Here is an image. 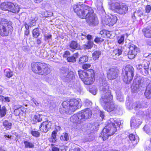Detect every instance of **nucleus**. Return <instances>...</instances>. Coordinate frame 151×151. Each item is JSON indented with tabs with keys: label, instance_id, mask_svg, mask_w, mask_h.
<instances>
[{
	"label": "nucleus",
	"instance_id": "obj_1",
	"mask_svg": "<svg viewBox=\"0 0 151 151\" xmlns=\"http://www.w3.org/2000/svg\"><path fill=\"white\" fill-rule=\"evenodd\" d=\"M100 87L101 94V101L104 109L109 112H110L116 109L117 106L111 101L112 96L109 90V87L105 81H103Z\"/></svg>",
	"mask_w": 151,
	"mask_h": 151
},
{
	"label": "nucleus",
	"instance_id": "obj_2",
	"mask_svg": "<svg viewBox=\"0 0 151 151\" xmlns=\"http://www.w3.org/2000/svg\"><path fill=\"white\" fill-rule=\"evenodd\" d=\"M81 100L80 99H67L62 103L63 107L60 109L61 114H70L78 109L79 106H81Z\"/></svg>",
	"mask_w": 151,
	"mask_h": 151
},
{
	"label": "nucleus",
	"instance_id": "obj_3",
	"mask_svg": "<svg viewBox=\"0 0 151 151\" xmlns=\"http://www.w3.org/2000/svg\"><path fill=\"white\" fill-rule=\"evenodd\" d=\"M92 115L91 111L88 109L81 111L70 117V121L75 123H80L90 118Z\"/></svg>",
	"mask_w": 151,
	"mask_h": 151
},
{
	"label": "nucleus",
	"instance_id": "obj_4",
	"mask_svg": "<svg viewBox=\"0 0 151 151\" xmlns=\"http://www.w3.org/2000/svg\"><path fill=\"white\" fill-rule=\"evenodd\" d=\"M142 85H145V83H149L146 87L145 93V95L147 99L151 98V81L147 78H143L140 80V83L139 84H136L135 86L133 85L132 86V90L134 91L137 92L140 90H142L141 83Z\"/></svg>",
	"mask_w": 151,
	"mask_h": 151
},
{
	"label": "nucleus",
	"instance_id": "obj_5",
	"mask_svg": "<svg viewBox=\"0 0 151 151\" xmlns=\"http://www.w3.org/2000/svg\"><path fill=\"white\" fill-rule=\"evenodd\" d=\"M78 74L80 78L85 84H92L95 80V75L93 70L86 72L81 70L78 71Z\"/></svg>",
	"mask_w": 151,
	"mask_h": 151
},
{
	"label": "nucleus",
	"instance_id": "obj_6",
	"mask_svg": "<svg viewBox=\"0 0 151 151\" xmlns=\"http://www.w3.org/2000/svg\"><path fill=\"white\" fill-rule=\"evenodd\" d=\"M134 69L133 67L129 65H127L122 71V79L126 83H129L132 80L134 76Z\"/></svg>",
	"mask_w": 151,
	"mask_h": 151
},
{
	"label": "nucleus",
	"instance_id": "obj_7",
	"mask_svg": "<svg viewBox=\"0 0 151 151\" xmlns=\"http://www.w3.org/2000/svg\"><path fill=\"white\" fill-rule=\"evenodd\" d=\"M122 121L119 120H114L111 119L108 122V124L104 129V131L109 132V135L114 134L116 131V125L119 126L122 124Z\"/></svg>",
	"mask_w": 151,
	"mask_h": 151
},
{
	"label": "nucleus",
	"instance_id": "obj_8",
	"mask_svg": "<svg viewBox=\"0 0 151 151\" xmlns=\"http://www.w3.org/2000/svg\"><path fill=\"white\" fill-rule=\"evenodd\" d=\"M88 12L85 14V17L86 22L88 24L91 26H95L98 24L99 22L98 19L93 13L92 9L90 8L88 10Z\"/></svg>",
	"mask_w": 151,
	"mask_h": 151
},
{
	"label": "nucleus",
	"instance_id": "obj_9",
	"mask_svg": "<svg viewBox=\"0 0 151 151\" xmlns=\"http://www.w3.org/2000/svg\"><path fill=\"white\" fill-rule=\"evenodd\" d=\"M12 27L7 20L1 19L0 21V35L2 36L8 35L9 32V29Z\"/></svg>",
	"mask_w": 151,
	"mask_h": 151
},
{
	"label": "nucleus",
	"instance_id": "obj_10",
	"mask_svg": "<svg viewBox=\"0 0 151 151\" xmlns=\"http://www.w3.org/2000/svg\"><path fill=\"white\" fill-rule=\"evenodd\" d=\"M60 77L61 79L65 82L71 81L74 77V73L67 68H62L60 70Z\"/></svg>",
	"mask_w": 151,
	"mask_h": 151
},
{
	"label": "nucleus",
	"instance_id": "obj_11",
	"mask_svg": "<svg viewBox=\"0 0 151 151\" xmlns=\"http://www.w3.org/2000/svg\"><path fill=\"white\" fill-rule=\"evenodd\" d=\"M90 7L89 6L82 4L75 5L73 6L74 12L78 16L81 18H83L85 16V14L88 12V9Z\"/></svg>",
	"mask_w": 151,
	"mask_h": 151
},
{
	"label": "nucleus",
	"instance_id": "obj_12",
	"mask_svg": "<svg viewBox=\"0 0 151 151\" xmlns=\"http://www.w3.org/2000/svg\"><path fill=\"white\" fill-rule=\"evenodd\" d=\"M111 9L115 10L117 13L121 14H126L128 10L127 6L124 4L118 3L112 4L111 5Z\"/></svg>",
	"mask_w": 151,
	"mask_h": 151
},
{
	"label": "nucleus",
	"instance_id": "obj_13",
	"mask_svg": "<svg viewBox=\"0 0 151 151\" xmlns=\"http://www.w3.org/2000/svg\"><path fill=\"white\" fill-rule=\"evenodd\" d=\"M117 19V17L115 15H111L102 20L103 24L108 25L109 26H113L116 23Z\"/></svg>",
	"mask_w": 151,
	"mask_h": 151
},
{
	"label": "nucleus",
	"instance_id": "obj_14",
	"mask_svg": "<svg viewBox=\"0 0 151 151\" xmlns=\"http://www.w3.org/2000/svg\"><path fill=\"white\" fill-rule=\"evenodd\" d=\"M118 70L115 68L109 69L107 73V77L110 80L115 79L118 76Z\"/></svg>",
	"mask_w": 151,
	"mask_h": 151
},
{
	"label": "nucleus",
	"instance_id": "obj_15",
	"mask_svg": "<svg viewBox=\"0 0 151 151\" xmlns=\"http://www.w3.org/2000/svg\"><path fill=\"white\" fill-rule=\"evenodd\" d=\"M129 50L128 52V56L130 59H133L134 58L137 53L138 49L134 45H130Z\"/></svg>",
	"mask_w": 151,
	"mask_h": 151
},
{
	"label": "nucleus",
	"instance_id": "obj_16",
	"mask_svg": "<svg viewBox=\"0 0 151 151\" xmlns=\"http://www.w3.org/2000/svg\"><path fill=\"white\" fill-rule=\"evenodd\" d=\"M52 125L50 121H47L43 122L40 126V130L43 132H46L51 128Z\"/></svg>",
	"mask_w": 151,
	"mask_h": 151
},
{
	"label": "nucleus",
	"instance_id": "obj_17",
	"mask_svg": "<svg viewBox=\"0 0 151 151\" xmlns=\"http://www.w3.org/2000/svg\"><path fill=\"white\" fill-rule=\"evenodd\" d=\"M43 63H34L32 65V70L35 73L40 74Z\"/></svg>",
	"mask_w": 151,
	"mask_h": 151
},
{
	"label": "nucleus",
	"instance_id": "obj_18",
	"mask_svg": "<svg viewBox=\"0 0 151 151\" xmlns=\"http://www.w3.org/2000/svg\"><path fill=\"white\" fill-rule=\"evenodd\" d=\"M144 103L142 102H136L134 103H130L128 106V108L129 109H135L137 110L139 109L143 108V104Z\"/></svg>",
	"mask_w": 151,
	"mask_h": 151
},
{
	"label": "nucleus",
	"instance_id": "obj_19",
	"mask_svg": "<svg viewBox=\"0 0 151 151\" xmlns=\"http://www.w3.org/2000/svg\"><path fill=\"white\" fill-rule=\"evenodd\" d=\"M50 70L48 65L43 63L40 75H46L50 73Z\"/></svg>",
	"mask_w": 151,
	"mask_h": 151
},
{
	"label": "nucleus",
	"instance_id": "obj_20",
	"mask_svg": "<svg viewBox=\"0 0 151 151\" xmlns=\"http://www.w3.org/2000/svg\"><path fill=\"white\" fill-rule=\"evenodd\" d=\"M9 11L12 13H17L19 11L20 8L19 6L16 4H14L12 3H11Z\"/></svg>",
	"mask_w": 151,
	"mask_h": 151
},
{
	"label": "nucleus",
	"instance_id": "obj_21",
	"mask_svg": "<svg viewBox=\"0 0 151 151\" xmlns=\"http://www.w3.org/2000/svg\"><path fill=\"white\" fill-rule=\"evenodd\" d=\"M122 50L121 48L116 49L113 51L111 55L114 59H116L118 57L122 54Z\"/></svg>",
	"mask_w": 151,
	"mask_h": 151
},
{
	"label": "nucleus",
	"instance_id": "obj_22",
	"mask_svg": "<svg viewBox=\"0 0 151 151\" xmlns=\"http://www.w3.org/2000/svg\"><path fill=\"white\" fill-rule=\"evenodd\" d=\"M145 36L147 38H151V28L148 27L142 30Z\"/></svg>",
	"mask_w": 151,
	"mask_h": 151
},
{
	"label": "nucleus",
	"instance_id": "obj_23",
	"mask_svg": "<svg viewBox=\"0 0 151 151\" xmlns=\"http://www.w3.org/2000/svg\"><path fill=\"white\" fill-rule=\"evenodd\" d=\"M11 2H4L1 4V9L4 10L9 11V9L10 5Z\"/></svg>",
	"mask_w": 151,
	"mask_h": 151
},
{
	"label": "nucleus",
	"instance_id": "obj_24",
	"mask_svg": "<svg viewBox=\"0 0 151 151\" xmlns=\"http://www.w3.org/2000/svg\"><path fill=\"white\" fill-rule=\"evenodd\" d=\"M70 47L71 50H78L80 48L79 45L76 42L74 41H72L71 42L70 45Z\"/></svg>",
	"mask_w": 151,
	"mask_h": 151
},
{
	"label": "nucleus",
	"instance_id": "obj_25",
	"mask_svg": "<svg viewBox=\"0 0 151 151\" xmlns=\"http://www.w3.org/2000/svg\"><path fill=\"white\" fill-rule=\"evenodd\" d=\"M93 42L91 41H88L87 43L83 45L82 48L85 50L91 49L93 47Z\"/></svg>",
	"mask_w": 151,
	"mask_h": 151
},
{
	"label": "nucleus",
	"instance_id": "obj_26",
	"mask_svg": "<svg viewBox=\"0 0 151 151\" xmlns=\"http://www.w3.org/2000/svg\"><path fill=\"white\" fill-rule=\"evenodd\" d=\"M78 53H76L73 54L72 56L68 57L67 60L68 62H76V58L78 57Z\"/></svg>",
	"mask_w": 151,
	"mask_h": 151
},
{
	"label": "nucleus",
	"instance_id": "obj_27",
	"mask_svg": "<svg viewBox=\"0 0 151 151\" xmlns=\"http://www.w3.org/2000/svg\"><path fill=\"white\" fill-rule=\"evenodd\" d=\"M3 125L6 130H9L11 128L12 124L7 120L4 121L3 122Z\"/></svg>",
	"mask_w": 151,
	"mask_h": 151
},
{
	"label": "nucleus",
	"instance_id": "obj_28",
	"mask_svg": "<svg viewBox=\"0 0 151 151\" xmlns=\"http://www.w3.org/2000/svg\"><path fill=\"white\" fill-rule=\"evenodd\" d=\"M101 54V52L100 51H95L92 54L93 59L94 60H96L99 58Z\"/></svg>",
	"mask_w": 151,
	"mask_h": 151
},
{
	"label": "nucleus",
	"instance_id": "obj_29",
	"mask_svg": "<svg viewBox=\"0 0 151 151\" xmlns=\"http://www.w3.org/2000/svg\"><path fill=\"white\" fill-rule=\"evenodd\" d=\"M101 134L100 135V137H101L104 140H106L108 139L109 136H111V135H109V132H104V129Z\"/></svg>",
	"mask_w": 151,
	"mask_h": 151
},
{
	"label": "nucleus",
	"instance_id": "obj_30",
	"mask_svg": "<svg viewBox=\"0 0 151 151\" xmlns=\"http://www.w3.org/2000/svg\"><path fill=\"white\" fill-rule=\"evenodd\" d=\"M88 58L87 56H83L80 57L78 60V63L81 64L88 61Z\"/></svg>",
	"mask_w": 151,
	"mask_h": 151
},
{
	"label": "nucleus",
	"instance_id": "obj_31",
	"mask_svg": "<svg viewBox=\"0 0 151 151\" xmlns=\"http://www.w3.org/2000/svg\"><path fill=\"white\" fill-rule=\"evenodd\" d=\"M42 115L40 114H36L34 116L33 120L35 122H41L42 120Z\"/></svg>",
	"mask_w": 151,
	"mask_h": 151
},
{
	"label": "nucleus",
	"instance_id": "obj_32",
	"mask_svg": "<svg viewBox=\"0 0 151 151\" xmlns=\"http://www.w3.org/2000/svg\"><path fill=\"white\" fill-rule=\"evenodd\" d=\"M4 72L5 76L8 78H10L13 76V72L9 69H6Z\"/></svg>",
	"mask_w": 151,
	"mask_h": 151
},
{
	"label": "nucleus",
	"instance_id": "obj_33",
	"mask_svg": "<svg viewBox=\"0 0 151 151\" xmlns=\"http://www.w3.org/2000/svg\"><path fill=\"white\" fill-rule=\"evenodd\" d=\"M6 109L4 106H3L2 108L0 106V117H2L4 116L6 113Z\"/></svg>",
	"mask_w": 151,
	"mask_h": 151
},
{
	"label": "nucleus",
	"instance_id": "obj_34",
	"mask_svg": "<svg viewBox=\"0 0 151 151\" xmlns=\"http://www.w3.org/2000/svg\"><path fill=\"white\" fill-rule=\"evenodd\" d=\"M57 131L55 130L53 131L52 133L51 137L52 138V143H55L56 141V135L57 134Z\"/></svg>",
	"mask_w": 151,
	"mask_h": 151
},
{
	"label": "nucleus",
	"instance_id": "obj_35",
	"mask_svg": "<svg viewBox=\"0 0 151 151\" xmlns=\"http://www.w3.org/2000/svg\"><path fill=\"white\" fill-rule=\"evenodd\" d=\"M24 144L25 145V147L26 148H32L34 147V145L33 143L27 141H24Z\"/></svg>",
	"mask_w": 151,
	"mask_h": 151
},
{
	"label": "nucleus",
	"instance_id": "obj_36",
	"mask_svg": "<svg viewBox=\"0 0 151 151\" xmlns=\"http://www.w3.org/2000/svg\"><path fill=\"white\" fill-rule=\"evenodd\" d=\"M30 25L29 27H31L35 25V22L36 20V19L34 16L33 17H31L29 18Z\"/></svg>",
	"mask_w": 151,
	"mask_h": 151
},
{
	"label": "nucleus",
	"instance_id": "obj_37",
	"mask_svg": "<svg viewBox=\"0 0 151 151\" xmlns=\"http://www.w3.org/2000/svg\"><path fill=\"white\" fill-rule=\"evenodd\" d=\"M32 34L33 37L35 38H37L39 36L40 33L38 28L35 29L33 30Z\"/></svg>",
	"mask_w": 151,
	"mask_h": 151
},
{
	"label": "nucleus",
	"instance_id": "obj_38",
	"mask_svg": "<svg viewBox=\"0 0 151 151\" xmlns=\"http://www.w3.org/2000/svg\"><path fill=\"white\" fill-rule=\"evenodd\" d=\"M31 133L33 136L35 137H38L40 135V133L37 131L35 130V129L31 131Z\"/></svg>",
	"mask_w": 151,
	"mask_h": 151
},
{
	"label": "nucleus",
	"instance_id": "obj_39",
	"mask_svg": "<svg viewBox=\"0 0 151 151\" xmlns=\"http://www.w3.org/2000/svg\"><path fill=\"white\" fill-rule=\"evenodd\" d=\"M124 35H121L120 37L117 38L118 42L119 44H123L124 43Z\"/></svg>",
	"mask_w": 151,
	"mask_h": 151
},
{
	"label": "nucleus",
	"instance_id": "obj_40",
	"mask_svg": "<svg viewBox=\"0 0 151 151\" xmlns=\"http://www.w3.org/2000/svg\"><path fill=\"white\" fill-rule=\"evenodd\" d=\"M0 100L5 102H9L10 101V98L9 97H4L0 95Z\"/></svg>",
	"mask_w": 151,
	"mask_h": 151
},
{
	"label": "nucleus",
	"instance_id": "obj_41",
	"mask_svg": "<svg viewBox=\"0 0 151 151\" xmlns=\"http://www.w3.org/2000/svg\"><path fill=\"white\" fill-rule=\"evenodd\" d=\"M129 139L131 141H136V143H137V138H136L135 136L133 134H130L129 135Z\"/></svg>",
	"mask_w": 151,
	"mask_h": 151
},
{
	"label": "nucleus",
	"instance_id": "obj_42",
	"mask_svg": "<svg viewBox=\"0 0 151 151\" xmlns=\"http://www.w3.org/2000/svg\"><path fill=\"white\" fill-rule=\"evenodd\" d=\"M81 35L83 36L84 37L87 38V39L89 41H91V40L92 39V36L89 35H87L85 32H83V34H81Z\"/></svg>",
	"mask_w": 151,
	"mask_h": 151
},
{
	"label": "nucleus",
	"instance_id": "obj_43",
	"mask_svg": "<svg viewBox=\"0 0 151 151\" xmlns=\"http://www.w3.org/2000/svg\"><path fill=\"white\" fill-rule=\"evenodd\" d=\"M144 130L147 133L149 134H150L151 130L149 127L147 125H145L143 128Z\"/></svg>",
	"mask_w": 151,
	"mask_h": 151
},
{
	"label": "nucleus",
	"instance_id": "obj_44",
	"mask_svg": "<svg viewBox=\"0 0 151 151\" xmlns=\"http://www.w3.org/2000/svg\"><path fill=\"white\" fill-rule=\"evenodd\" d=\"M110 32H107L105 30H103L100 32V34L101 35H103V37H104V35H105L107 37H110Z\"/></svg>",
	"mask_w": 151,
	"mask_h": 151
},
{
	"label": "nucleus",
	"instance_id": "obj_45",
	"mask_svg": "<svg viewBox=\"0 0 151 151\" xmlns=\"http://www.w3.org/2000/svg\"><path fill=\"white\" fill-rule=\"evenodd\" d=\"M141 73L144 76H147L149 74L148 70L145 69H142L140 70Z\"/></svg>",
	"mask_w": 151,
	"mask_h": 151
},
{
	"label": "nucleus",
	"instance_id": "obj_46",
	"mask_svg": "<svg viewBox=\"0 0 151 151\" xmlns=\"http://www.w3.org/2000/svg\"><path fill=\"white\" fill-rule=\"evenodd\" d=\"M104 40L103 39L101 38L97 37L94 40V42L97 43H98L103 42Z\"/></svg>",
	"mask_w": 151,
	"mask_h": 151
},
{
	"label": "nucleus",
	"instance_id": "obj_47",
	"mask_svg": "<svg viewBox=\"0 0 151 151\" xmlns=\"http://www.w3.org/2000/svg\"><path fill=\"white\" fill-rule=\"evenodd\" d=\"M91 66V65L90 64H85L83 65L82 68L83 69L86 70L88 69Z\"/></svg>",
	"mask_w": 151,
	"mask_h": 151
},
{
	"label": "nucleus",
	"instance_id": "obj_48",
	"mask_svg": "<svg viewBox=\"0 0 151 151\" xmlns=\"http://www.w3.org/2000/svg\"><path fill=\"white\" fill-rule=\"evenodd\" d=\"M134 14H137L139 17H141L143 15V12L140 9H138L137 11L134 12Z\"/></svg>",
	"mask_w": 151,
	"mask_h": 151
},
{
	"label": "nucleus",
	"instance_id": "obj_49",
	"mask_svg": "<svg viewBox=\"0 0 151 151\" xmlns=\"http://www.w3.org/2000/svg\"><path fill=\"white\" fill-rule=\"evenodd\" d=\"M146 13H149L151 10V6L150 5H147L145 8Z\"/></svg>",
	"mask_w": 151,
	"mask_h": 151
},
{
	"label": "nucleus",
	"instance_id": "obj_50",
	"mask_svg": "<svg viewBox=\"0 0 151 151\" xmlns=\"http://www.w3.org/2000/svg\"><path fill=\"white\" fill-rule=\"evenodd\" d=\"M44 37L45 40H49L51 38L52 35L50 34H48L47 35H44Z\"/></svg>",
	"mask_w": 151,
	"mask_h": 151
},
{
	"label": "nucleus",
	"instance_id": "obj_51",
	"mask_svg": "<svg viewBox=\"0 0 151 151\" xmlns=\"http://www.w3.org/2000/svg\"><path fill=\"white\" fill-rule=\"evenodd\" d=\"M70 55V52L68 51H66L65 52L63 55V57L65 58H68V56Z\"/></svg>",
	"mask_w": 151,
	"mask_h": 151
},
{
	"label": "nucleus",
	"instance_id": "obj_52",
	"mask_svg": "<svg viewBox=\"0 0 151 151\" xmlns=\"http://www.w3.org/2000/svg\"><path fill=\"white\" fill-rule=\"evenodd\" d=\"M150 63L149 62H147L144 64V68L145 69L148 70Z\"/></svg>",
	"mask_w": 151,
	"mask_h": 151
},
{
	"label": "nucleus",
	"instance_id": "obj_53",
	"mask_svg": "<svg viewBox=\"0 0 151 151\" xmlns=\"http://www.w3.org/2000/svg\"><path fill=\"white\" fill-rule=\"evenodd\" d=\"M85 103L87 106H91L92 104V102L89 100L86 99L85 101Z\"/></svg>",
	"mask_w": 151,
	"mask_h": 151
},
{
	"label": "nucleus",
	"instance_id": "obj_54",
	"mask_svg": "<svg viewBox=\"0 0 151 151\" xmlns=\"http://www.w3.org/2000/svg\"><path fill=\"white\" fill-rule=\"evenodd\" d=\"M117 98L119 101H124L123 97L122 96L117 95Z\"/></svg>",
	"mask_w": 151,
	"mask_h": 151
},
{
	"label": "nucleus",
	"instance_id": "obj_55",
	"mask_svg": "<svg viewBox=\"0 0 151 151\" xmlns=\"http://www.w3.org/2000/svg\"><path fill=\"white\" fill-rule=\"evenodd\" d=\"M97 90L96 89H93L90 90V91L94 95H95L97 92Z\"/></svg>",
	"mask_w": 151,
	"mask_h": 151
},
{
	"label": "nucleus",
	"instance_id": "obj_56",
	"mask_svg": "<svg viewBox=\"0 0 151 151\" xmlns=\"http://www.w3.org/2000/svg\"><path fill=\"white\" fill-rule=\"evenodd\" d=\"M135 119L134 117H132L131 120V126H132V125H134L135 124Z\"/></svg>",
	"mask_w": 151,
	"mask_h": 151
},
{
	"label": "nucleus",
	"instance_id": "obj_57",
	"mask_svg": "<svg viewBox=\"0 0 151 151\" xmlns=\"http://www.w3.org/2000/svg\"><path fill=\"white\" fill-rule=\"evenodd\" d=\"M31 101L33 102L35 105L37 106H38L39 105V103L35 99L32 98V99H31Z\"/></svg>",
	"mask_w": 151,
	"mask_h": 151
},
{
	"label": "nucleus",
	"instance_id": "obj_58",
	"mask_svg": "<svg viewBox=\"0 0 151 151\" xmlns=\"http://www.w3.org/2000/svg\"><path fill=\"white\" fill-rule=\"evenodd\" d=\"M136 68L138 70H141L142 69V66L141 64H138L136 66Z\"/></svg>",
	"mask_w": 151,
	"mask_h": 151
},
{
	"label": "nucleus",
	"instance_id": "obj_59",
	"mask_svg": "<svg viewBox=\"0 0 151 151\" xmlns=\"http://www.w3.org/2000/svg\"><path fill=\"white\" fill-rule=\"evenodd\" d=\"M64 140L67 141L69 139L68 135L67 133H65L64 134Z\"/></svg>",
	"mask_w": 151,
	"mask_h": 151
},
{
	"label": "nucleus",
	"instance_id": "obj_60",
	"mask_svg": "<svg viewBox=\"0 0 151 151\" xmlns=\"http://www.w3.org/2000/svg\"><path fill=\"white\" fill-rule=\"evenodd\" d=\"M52 151H59V149L58 148L54 147L52 148Z\"/></svg>",
	"mask_w": 151,
	"mask_h": 151
},
{
	"label": "nucleus",
	"instance_id": "obj_61",
	"mask_svg": "<svg viewBox=\"0 0 151 151\" xmlns=\"http://www.w3.org/2000/svg\"><path fill=\"white\" fill-rule=\"evenodd\" d=\"M100 116L103 119L104 117V114L103 112L100 111Z\"/></svg>",
	"mask_w": 151,
	"mask_h": 151
},
{
	"label": "nucleus",
	"instance_id": "obj_62",
	"mask_svg": "<svg viewBox=\"0 0 151 151\" xmlns=\"http://www.w3.org/2000/svg\"><path fill=\"white\" fill-rule=\"evenodd\" d=\"M94 138V137L93 136L91 138H88L87 140H86V141H92Z\"/></svg>",
	"mask_w": 151,
	"mask_h": 151
},
{
	"label": "nucleus",
	"instance_id": "obj_63",
	"mask_svg": "<svg viewBox=\"0 0 151 151\" xmlns=\"http://www.w3.org/2000/svg\"><path fill=\"white\" fill-rule=\"evenodd\" d=\"M24 25L25 27V28L27 30H28L29 28V26L28 24H27L25 23L24 24Z\"/></svg>",
	"mask_w": 151,
	"mask_h": 151
},
{
	"label": "nucleus",
	"instance_id": "obj_64",
	"mask_svg": "<svg viewBox=\"0 0 151 151\" xmlns=\"http://www.w3.org/2000/svg\"><path fill=\"white\" fill-rule=\"evenodd\" d=\"M14 113H15L16 112L17 113V114H16V115H19V109H16L14 111Z\"/></svg>",
	"mask_w": 151,
	"mask_h": 151
}]
</instances>
